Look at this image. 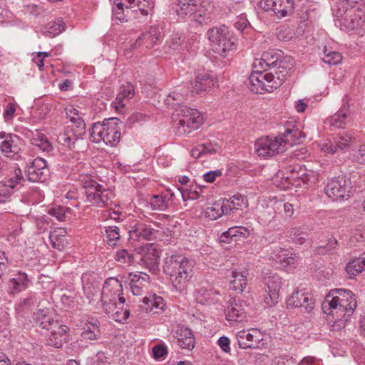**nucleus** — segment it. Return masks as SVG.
Segmentation results:
<instances>
[{
  "mask_svg": "<svg viewBox=\"0 0 365 365\" xmlns=\"http://www.w3.org/2000/svg\"><path fill=\"white\" fill-rule=\"evenodd\" d=\"M265 61L269 66V71H254L249 77V86L255 93L272 92L279 88L289 74V70L284 66L285 63L279 59L280 54L274 50L263 53Z\"/></svg>",
  "mask_w": 365,
  "mask_h": 365,
  "instance_id": "1",
  "label": "nucleus"
},
{
  "mask_svg": "<svg viewBox=\"0 0 365 365\" xmlns=\"http://www.w3.org/2000/svg\"><path fill=\"white\" fill-rule=\"evenodd\" d=\"M354 294L349 289H334L329 291L322 303L324 313L331 315L335 320L334 327L344 328L349 317L356 307Z\"/></svg>",
  "mask_w": 365,
  "mask_h": 365,
  "instance_id": "2",
  "label": "nucleus"
},
{
  "mask_svg": "<svg viewBox=\"0 0 365 365\" xmlns=\"http://www.w3.org/2000/svg\"><path fill=\"white\" fill-rule=\"evenodd\" d=\"M304 137L298 128L288 126L282 135L259 138L255 143V150L259 156L271 157L284 152L289 145L300 143L301 138Z\"/></svg>",
  "mask_w": 365,
  "mask_h": 365,
  "instance_id": "3",
  "label": "nucleus"
},
{
  "mask_svg": "<svg viewBox=\"0 0 365 365\" xmlns=\"http://www.w3.org/2000/svg\"><path fill=\"white\" fill-rule=\"evenodd\" d=\"M194 261L179 255L167 256L163 266L164 272L170 276L173 287L182 291L192 277Z\"/></svg>",
  "mask_w": 365,
  "mask_h": 365,
  "instance_id": "4",
  "label": "nucleus"
},
{
  "mask_svg": "<svg viewBox=\"0 0 365 365\" xmlns=\"http://www.w3.org/2000/svg\"><path fill=\"white\" fill-rule=\"evenodd\" d=\"M121 125L122 122L116 118L106 119L102 123H94L91 137L95 143L103 141L107 145L115 147L120 140Z\"/></svg>",
  "mask_w": 365,
  "mask_h": 365,
  "instance_id": "5",
  "label": "nucleus"
},
{
  "mask_svg": "<svg viewBox=\"0 0 365 365\" xmlns=\"http://www.w3.org/2000/svg\"><path fill=\"white\" fill-rule=\"evenodd\" d=\"M212 51L220 56H226L227 52L235 48L236 38L224 25L210 28L207 32Z\"/></svg>",
  "mask_w": 365,
  "mask_h": 365,
  "instance_id": "6",
  "label": "nucleus"
},
{
  "mask_svg": "<svg viewBox=\"0 0 365 365\" xmlns=\"http://www.w3.org/2000/svg\"><path fill=\"white\" fill-rule=\"evenodd\" d=\"M179 119L175 125V132L179 135H186L200 128L203 122L200 113L185 106H180L174 114Z\"/></svg>",
  "mask_w": 365,
  "mask_h": 365,
  "instance_id": "7",
  "label": "nucleus"
},
{
  "mask_svg": "<svg viewBox=\"0 0 365 365\" xmlns=\"http://www.w3.org/2000/svg\"><path fill=\"white\" fill-rule=\"evenodd\" d=\"M123 305L125 299L123 296L121 282L115 278L107 279L103 284L101 293V303L104 311H110V306L118 303Z\"/></svg>",
  "mask_w": 365,
  "mask_h": 365,
  "instance_id": "8",
  "label": "nucleus"
},
{
  "mask_svg": "<svg viewBox=\"0 0 365 365\" xmlns=\"http://www.w3.org/2000/svg\"><path fill=\"white\" fill-rule=\"evenodd\" d=\"M83 187L86 200L98 207L107 205L108 201L113 196V193L110 190L105 189L103 185L93 180L85 181Z\"/></svg>",
  "mask_w": 365,
  "mask_h": 365,
  "instance_id": "9",
  "label": "nucleus"
},
{
  "mask_svg": "<svg viewBox=\"0 0 365 365\" xmlns=\"http://www.w3.org/2000/svg\"><path fill=\"white\" fill-rule=\"evenodd\" d=\"M351 182L345 176H339L331 179L327 184L324 190L328 197L333 201L348 200L350 197Z\"/></svg>",
  "mask_w": 365,
  "mask_h": 365,
  "instance_id": "10",
  "label": "nucleus"
},
{
  "mask_svg": "<svg viewBox=\"0 0 365 365\" xmlns=\"http://www.w3.org/2000/svg\"><path fill=\"white\" fill-rule=\"evenodd\" d=\"M203 0H178L176 8L179 16H192V19L201 24L205 19L207 11Z\"/></svg>",
  "mask_w": 365,
  "mask_h": 365,
  "instance_id": "11",
  "label": "nucleus"
},
{
  "mask_svg": "<svg viewBox=\"0 0 365 365\" xmlns=\"http://www.w3.org/2000/svg\"><path fill=\"white\" fill-rule=\"evenodd\" d=\"M0 151L6 158L18 160L23 146V140L18 135L0 133Z\"/></svg>",
  "mask_w": 365,
  "mask_h": 365,
  "instance_id": "12",
  "label": "nucleus"
},
{
  "mask_svg": "<svg viewBox=\"0 0 365 365\" xmlns=\"http://www.w3.org/2000/svg\"><path fill=\"white\" fill-rule=\"evenodd\" d=\"M86 134V124L83 120H77V125L67 126L63 133L58 136V141L70 149L76 147V143Z\"/></svg>",
  "mask_w": 365,
  "mask_h": 365,
  "instance_id": "13",
  "label": "nucleus"
},
{
  "mask_svg": "<svg viewBox=\"0 0 365 365\" xmlns=\"http://www.w3.org/2000/svg\"><path fill=\"white\" fill-rule=\"evenodd\" d=\"M265 283L267 294L264 296V302L267 307H271L278 302L282 281L277 273H270L268 277H265Z\"/></svg>",
  "mask_w": 365,
  "mask_h": 365,
  "instance_id": "14",
  "label": "nucleus"
},
{
  "mask_svg": "<svg viewBox=\"0 0 365 365\" xmlns=\"http://www.w3.org/2000/svg\"><path fill=\"white\" fill-rule=\"evenodd\" d=\"M288 308H303L310 312L314 307V301L308 292L303 290L297 291L287 299Z\"/></svg>",
  "mask_w": 365,
  "mask_h": 365,
  "instance_id": "15",
  "label": "nucleus"
},
{
  "mask_svg": "<svg viewBox=\"0 0 365 365\" xmlns=\"http://www.w3.org/2000/svg\"><path fill=\"white\" fill-rule=\"evenodd\" d=\"M24 180L21 170L19 168H14V176L11 177L7 182H0V203L9 200L16 185Z\"/></svg>",
  "mask_w": 365,
  "mask_h": 365,
  "instance_id": "16",
  "label": "nucleus"
},
{
  "mask_svg": "<svg viewBox=\"0 0 365 365\" xmlns=\"http://www.w3.org/2000/svg\"><path fill=\"white\" fill-rule=\"evenodd\" d=\"M158 231L154 229L150 223L138 222L131 227L129 231L130 237L134 240H152L155 237Z\"/></svg>",
  "mask_w": 365,
  "mask_h": 365,
  "instance_id": "17",
  "label": "nucleus"
},
{
  "mask_svg": "<svg viewBox=\"0 0 365 365\" xmlns=\"http://www.w3.org/2000/svg\"><path fill=\"white\" fill-rule=\"evenodd\" d=\"M35 321L37 325L47 330L59 325L58 316L47 308L40 309L36 313Z\"/></svg>",
  "mask_w": 365,
  "mask_h": 365,
  "instance_id": "18",
  "label": "nucleus"
},
{
  "mask_svg": "<svg viewBox=\"0 0 365 365\" xmlns=\"http://www.w3.org/2000/svg\"><path fill=\"white\" fill-rule=\"evenodd\" d=\"M236 338L239 346L244 349L257 347L262 340L260 333L257 329H252V332L240 331L236 334Z\"/></svg>",
  "mask_w": 365,
  "mask_h": 365,
  "instance_id": "19",
  "label": "nucleus"
},
{
  "mask_svg": "<svg viewBox=\"0 0 365 365\" xmlns=\"http://www.w3.org/2000/svg\"><path fill=\"white\" fill-rule=\"evenodd\" d=\"M128 279L130 290L134 295L142 294L150 282L149 275L144 272L130 273Z\"/></svg>",
  "mask_w": 365,
  "mask_h": 365,
  "instance_id": "20",
  "label": "nucleus"
},
{
  "mask_svg": "<svg viewBox=\"0 0 365 365\" xmlns=\"http://www.w3.org/2000/svg\"><path fill=\"white\" fill-rule=\"evenodd\" d=\"M220 296V292L211 285L201 287L196 289L195 299L202 304L216 303Z\"/></svg>",
  "mask_w": 365,
  "mask_h": 365,
  "instance_id": "21",
  "label": "nucleus"
},
{
  "mask_svg": "<svg viewBox=\"0 0 365 365\" xmlns=\"http://www.w3.org/2000/svg\"><path fill=\"white\" fill-rule=\"evenodd\" d=\"M46 169V162L41 158H35L27 170L29 180L31 182H37L45 179V170Z\"/></svg>",
  "mask_w": 365,
  "mask_h": 365,
  "instance_id": "22",
  "label": "nucleus"
},
{
  "mask_svg": "<svg viewBox=\"0 0 365 365\" xmlns=\"http://www.w3.org/2000/svg\"><path fill=\"white\" fill-rule=\"evenodd\" d=\"M178 344L181 349L192 350L195 346V339L192 330L187 327H180L176 330Z\"/></svg>",
  "mask_w": 365,
  "mask_h": 365,
  "instance_id": "23",
  "label": "nucleus"
},
{
  "mask_svg": "<svg viewBox=\"0 0 365 365\" xmlns=\"http://www.w3.org/2000/svg\"><path fill=\"white\" fill-rule=\"evenodd\" d=\"M160 40V35L156 28H151L146 33L143 34L133 43V48L145 47L151 48Z\"/></svg>",
  "mask_w": 365,
  "mask_h": 365,
  "instance_id": "24",
  "label": "nucleus"
},
{
  "mask_svg": "<svg viewBox=\"0 0 365 365\" xmlns=\"http://www.w3.org/2000/svg\"><path fill=\"white\" fill-rule=\"evenodd\" d=\"M160 252L153 245H150L140 258L142 263L150 270L158 269Z\"/></svg>",
  "mask_w": 365,
  "mask_h": 365,
  "instance_id": "25",
  "label": "nucleus"
},
{
  "mask_svg": "<svg viewBox=\"0 0 365 365\" xmlns=\"http://www.w3.org/2000/svg\"><path fill=\"white\" fill-rule=\"evenodd\" d=\"M351 117L349 109L344 106L337 113L327 120V123L335 128H342L349 125Z\"/></svg>",
  "mask_w": 365,
  "mask_h": 365,
  "instance_id": "26",
  "label": "nucleus"
},
{
  "mask_svg": "<svg viewBox=\"0 0 365 365\" xmlns=\"http://www.w3.org/2000/svg\"><path fill=\"white\" fill-rule=\"evenodd\" d=\"M230 212V204L224 199L214 202L205 210V215L211 220H217L223 215H227Z\"/></svg>",
  "mask_w": 365,
  "mask_h": 365,
  "instance_id": "27",
  "label": "nucleus"
},
{
  "mask_svg": "<svg viewBox=\"0 0 365 365\" xmlns=\"http://www.w3.org/2000/svg\"><path fill=\"white\" fill-rule=\"evenodd\" d=\"M226 319L230 322H242L246 317L245 311L241 302L235 300L231 301L225 309Z\"/></svg>",
  "mask_w": 365,
  "mask_h": 365,
  "instance_id": "28",
  "label": "nucleus"
},
{
  "mask_svg": "<svg viewBox=\"0 0 365 365\" xmlns=\"http://www.w3.org/2000/svg\"><path fill=\"white\" fill-rule=\"evenodd\" d=\"M57 329H51V333L47 339L48 344L55 348H60L66 341V332L68 327L63 325L56 327Z\"/></svg>",
  "mask_w": 365,
  "mask_h": 365,
  "instance_id": "29",
  "label": "nucleus"
},
{
  "mask_svg": "<svg viewBox=\"0 0 365 365\" xmlns=\"http://www.w3.org/2000/svg\"><path fill=\"white\" fill-rule=\"evenodd\" d=\"M250 234V230L245 227H233L222 234L221 240L224 242H237L240 238H247Z\"/></svg>",
  "mask_w": 365,
  "mask_h": 365,
  "instance_id": "30",
  "label": "nucleus"
},
{
  "mask_svg": "<svg viewBox=\"0 0 365 365\" xmlns=\"http://www.w3.org/2000/svg\"><path fill=\"white\" fill-rule=\"evenodd\" d=\"M304 170L298 165H288L284 168V170H279L277 173L279 177L285 178L287 180L299 179L306 183H308L309 179L305 175L304 173L300 174L301 172Z\"/></svg>",
  "mask_w": 365,
  "mask_h": 365,
  "instance_id": "31",
  "label": "nucleus"
},
{
  "mask_svg": "<svg viewBox=\"0 0 365 365\" xmlns=\"http://www.w3.org/2000/svg\"><path fill=\"white\" fill-rule=\"evenodd\" d=\"M134 96V88L132 84L127 83L120 86V91L113 104L116 108H123L125 101L131 99Z\"/></svg>",
  "mask_w": 365,
  "mask_h": 365,
  "instance_id": "32",
  "label": "nucleus"
},
{
  "mask_svg": "<svg viewBox=\"0 0 365 365\" xmlns=\"http://www.w3.org/2000/svg\"><path fill=\"white\" fill-rule=\"evenodd\" d=\"M174 197L175 194L170 191L168 195H153L149 200V205L153 210H165L168 206V201Z\"/></svg>",
  "mask_w": 365,
  "mask_h": 365,
  "instance_id": "33",
  "label": "nucleus"
},
{
  "mask_svg": "<svg viewBox=\"0 0 365 365\" xmlns=\"http://www.w3.org/2000/svg\"><path fill=\"white\" fill-rule=\"evenodd\" d=\"M123 305H119L118 302L110 306V311H104L113 320L118 322L124 323L130 316V310Z\"/></svg>",
  "mask_w": 365,
  "mask_h": 365,
  "instance_id": "34",
  "label": "nucleus"
},
{
  "mask_svg": "<svg viewBox=\"0 0 365 365\" xmlns=\"http://www.w3.org/2000/svg\"><path fill=\"white\" fill-rule=\"evenodd\" d=\"M29 279L25 273L19 272L9 281V292L11 294L19 293L28 287Z\"/></svg>",
  "mask_w": 365,
  "mask_h": 365,
  "instance_id": "35",
  "label": "nucleus"
},
{
  "mask_svg": "<svg viewBox=\"0 0 365 365\" xmlns=\"http://www.w3.org/2000/svg\"><path fill=\"white\" fill-rule=\"evenodd\" d=\"M66 234L67 232L63 228H56L51 231L49 235V240L52 247L58 250H63L67 245Z\"/></svg>",
  "mask_w": 365,
  "mask_h": 365,
  "instance_id": "36",
  "label": "nucleus"
},
{
  "mask_svg": "<svg viewBox=\"0 0 365 365\" xmlns=\"http://www.w3.org/2000/svg\"><path fill=\"white\" fill-rule=\"evenodd\" d=\"M355 140V137L350 133H341L338 134L334 138V143L336 148L337 151H347L353 142Z\"/></svg>",
  "mask_w": 365,
  "mask_h": 365,
  "instance_id": "37",
  "label": "nucleus"
},
{
  "mask_svg": "<svg viewBox=\"0 0 365 365\" xmlns=\"http://www.w3.org/2000/svg\"><path fill=\"white\" fill-rule=\"evenodd\" d=\"M294 10L293 0H277L274 8V14L279 17H284L292 13Z\"/></svg>",
  "mask_w": 365,
  "mask_h": 365,
  "instance_id": "38",
  "label": "nucleus"
},
{
  "mask_svg": "<svg viewBox=\"0 0 365 365\" xmlns=\"http://www.w3.org/2000/svg\"><path fill=\"white\" fill-rule=\"evenodd\" d=\"M232 277L233 279L230 281V288L239 292H243L247 284L246 276L242 272L233 271Z\"/></svg>",
  "mask_w": 365,
  "mask_h": 365,
  "instance_id": "39",
  "label": "nucleus"
},
{
  "mask_svg": "<svg viewBox=\"0 0 365 365\" xmlns=\"http://www.w3.org/2000/svg\"><path fill=\"white\" fill-rule=\"evenodd\" d=\"M66 24L61 19H57L48 22L46 26L44 32L48 36H55L61 34L65 30Z\"/></svg>",
  "mask_w": 365,
  "mask_h": 365,
  "instance_id": "40",
  "label": "nucleus"
},
{
  "mask_svg": "<svg viewBox=\"0 0 365 365\" xmlns=\"http://www.w3.org/2000/svg\"><path fill=\"white\" fill-rule=\"evenodd\" d=\"M227 200L230 207V211L232 209L242 210L248 206V201L245 196L241 194H236L230 199H224Z\"/></svg>",
  "mask_w": 365,
  "mask_h": 365,
  "instance_id": "41",
  "label": "nucleus"
},
{
  "mask_svg": "<svg viewBox=\"0 0 365 365\" xmlns=\"http://www.w3.org/2000/svg\"><path fill=\"white\" fill-rule=\"evenodd\" d=\"M126 1L130 5L136 3L138 10L143 16H148L155 5L154 0H126Z\"/></svg>",
  "mask_w": 365,
  "mask_h": 365,
  "instance_id": "42",
  "label": "nucleus"
},
{
  "mask_svg": "<svg viewBox=\"0 0 365 365\" xmlns=\"http://www.w3.org/2000/svg\"><path fill=\"white\" fill-rule=\"evenodd\" d=\"M115 259L123 265L130 266L134 262V252L125 249L120 250L116 252Z\"/></svg>",
  "mask_w": 365,
  "mask_h": 365,
  "instance_id": "43",
  "label": "nucleus"
},
{
  "mask_svg": "<svg viewBox=\"0 0 365 365\" xmlns=\"http://www.w3.org/2000/svg\"><path fill=\"white\" fill-rule=\"evenodd\" d=\"M31 143L43 151H50L52 149V145L47 138L40 133H37L32 138Z\"/></svg>",
  "mask_w": 365,
  "mask_h": 365,
  "instance_id": "44",
  "label": "nucleus"
},
{
  "mask_svg": "<svg viewBox=\"0 0 365 365\" xmlns=\"http://www.w3.org/2000/svg\"><path fill=\"white\" fill-rule=\"evenodd\" d=\"M288 237L293 242L303 245L306 241L307 234L302 230V227H293L288 231Z\"/></svg>",
  "mask_w": 365,
  "mask_h": 365,
  "instance_id": "45",
  "label": "nucleus"
},
{
  "mask_svg": "<svg viewBox=\"0 0 365 365\" xmlns=\"http://www.w3.org/2000/svg\"><path fill=\"white\" fill-rule=\"evenodd\" d=\"M100 336V330L97 324H91L87 325L81 334L84 339L95 340Z\"/></svg>",
  "mask_w": 365,
  "mask_h": 365,
  "instance_id": "46",
  "label": "nucleus"
},
{
  "mask_svg": "<svg viewBox=\"0 0 365 365\" xmlns=\"http://www.w3.org/2000/svg\"><path fill=\"white\" fill-rule=\"evenodd\" d=\"M197 77V82L204 87L205 91L212 88L217 83V81L211 73H199Z\"/></svg>",
  "mask_w": 365,
  "mask_h": 365,
  "instance_id": "47",
  "label": "nucleus"
},
{
  "mask_svg": "<svg viewBox=\"0 0 365 365\" xmlns=\"http://www.w3.org/2000/svg\"><path fill=\"white\" fill-rule=\"evenodd\" d=\"M365 269L364 262L361 259H356L349 262L346 267V270L351 276L356 275Z\"/></svg>",
  "mask_w": 365,
  "mask_h": 365,
  "instance_id": "48",
  "label": "nucleus"
},
{
  "mask_svg": "<svg viewBox=\"0 0 365 365\" xmlns=\"http://www.w3.org/2000/svg\"><path fill=\"white\" fill-rule=\"evenodd\" d=\"M105 232L110 245H115L120 239V229L117 226H108L105 227Z\"/></svg>",
  "mask_w": 365,
  "mask_h": 365,
  "instance_id": "49",
  "label": "nucleus"
},
{
  "mask_svg": "<svg viewBox=\"0 0 365 365\" xmlns=\"http://www.w3.org/2000/svg\"><path fill=\"white\" fill-rule=\"evenodd\" d=\"M128 11L126 13L124 11V4L122 3H117L113 8V19L119 21L120 22L128 21Z\"/></svg>",
  "mask_w": 365,
  "mask_h": 365,
  "instance_id": "50",
  "label": "nucleus"
},
{
  "mask_svg": "<svg viewBox=\"0 0 365 365\" xmlns=\"http://www.w3.org/2000/svg\"><path fill=\"white\" fill-rule=\"evenodd\" d=\"M365 241V222L356 228L350 237V243L355 245L357 242Z\"/></svg>",
  "mask_w": 365,
  "mask_h": 365,
  "instance_id": "51",
  "label": "nucleus"
},
{
  "mask_svg": "<svg viewBox=\"0 0 365 365\" xmlns=\"http://www.w3.org/2000/svg\"><path fill=\"white\" fill-rule=\"evenodd\" d=\"M143 302L151 309H163L165 307L164 299L160 296L153 295L151 298L145 297Z\"/></svg>",
  "mask_w": 365,
  "mask_h": 365,
  "instance_id": "52",
  "label": "nucleus"
},
{
  "mask_svg": "<svg viewBox=\"0 0 365 365\" xmlns=\"http://www.w3.org/2000/svg\"><path fill=\"white\" fill-rule=\"evenodd\" d=\"M341 58L342 56L341 53L336 51H329L327 53V51H325L324 56L322 57L324 62L329 65H336L341 61Z\"/></svg>",
  "mask_w": 365,
  "mask_h": 365,
  "instance_id": "53",
  "label": "nucleus"
},
{
  "mask_svg": "<svg viewBox=\"0 0 365 365\" xmlns=\"http://www.w3.org/2000/svg\"><path fill=\"white\" fill-rule=\"evenodd\" d=\"M68 210H69V209L67 207L58 206L50 208L48 213L50 215L56 217L58 221L63 222L66 220V213Z\"/></svg>",
  "mask_w": 365,
  "mask_h": 365,
  "instance_id": "54",
  "label": "nucleus"
},
{
  "mask_svg": "<svg viewBox=\"0 0 365 365\" xmlns=\"http://www.w3.org/2000/svg\"><path fill=\"white\" fill-rule=\"evenodd\" d=\"M65 112L67 117L70 119V121L73 125H77V120H83L80 115L79 111L74 108L73 106H68L65 108Z\"/></svg>",
  "mask_w": 365,
  "mask_h": 365,
  "instance_id": "55",
  "label": "nucleus"
},
{
  "mask_svg": "<svg viewBox=\"0 0 365 365\" xmlns=\"http://www.w3.org/2000/svg\"><path fill=\"white\" fill-rule=\"evenodd\" d=\"M361 11H359L357 14H355V19L352 21V29H359L362 31H365V14L361 16Z\"/></svg>",
  "mask_w": 365,
  "mask_h": 365,
  "instance_id": "56",
  "label": "nucleus"
},
{
  "mask_svg": "<svg viewBox=\"0 0 365 365\" xmlns=\"http://www.w3.org/2000/svg\"><path fill=\"white\" fill-rule=\"evenodd\" d=\"M153 354L155 359H164L168 355L167 346L164 344L155 345L153 348Z\"/></svg>",
  "mask_w": 365,
  "mask_h": 365,
  "instance_id": "57",
  "label": "nucleus"
},
{
  "mask_svg": "<svg viewBox=\"0 0 365 365\" xmlns=\"http://www.w3.org/2000/svg\"><path fill=\"white\" fill-rule=\"evenodd\" d=\"M185 38L182 35L175 34L169 41V46L174 50L178 49L182 44Z\"/></svg>",
  "mask_w": 365,
  "mask_h": 365,
  "instance_id": "58",
  "label": "nucleus"
},
{
  "mask_svg": "<svg viewBox=\"0 0 365 365\" xmlns=\"http://www.w3.org/2000/svg\"><path fill=\"white\" fill-rule=\"evenodd\" d=\"M183 99V96L178 93L176 91H173L169 94L165 101L167 104L171 106H175V105H178L180 102Z\"/></svg>",
  "mask_w": 365,
  "mask_h": 365,
  "instance_id": "59",
  "label": "nucleus"
},
{
  "mask_svg": "<svg viewBox=\"0 0 365 365\" xmlns=\"http://www.w3.org/2000/svg\"><path fill=\"white\" fill-rule=\"evenodd\" d=\"M217 345L220 347L221 350L226 354H230L231 351L230 340L225 336H220L217 341Z\"/></svg>",
  "mask_w": 365,
  "mask_h": 365,
  "instance_id": "60",
  "label": "nucleus"
},
{
  "mask_svg": "<svg viewBox=\"0 0 365 365\" xmlns=\"http://www.w3.org/2000/svg\"><path fill=\"white\" fill-rule=\"evenodd\" d=\"M320 150L326 153L334 154L337 152L336 148L334 143L330 141H324L319 144Z\"/></svg>",
  "mask_w": 365,
  "mask_h": 365,
  "instance_id": "61",
  "label": "nucleus"
},
{
  "mask_svg": "<svg viewBox=\"0 0 365 365\" xmlns=\"http://www.w3.org/2000/svg\"><path fill=\"white\" fill-rule=\"evenodd\" d=\"M253 67L255 71H265L268 72L267 70L269 71V66L267 63L265 61L263 55L260 58H256L253 63Z\"/></svg>",
  "mask_w": 365,
  "mask_h": 365,
  "instance_id": "62",
  "label": "nucleus"
},
{
  "mask_svg": "<svg viewBox=\"0 0 365 365\" xmlns=\"http://www.w3.org/2000/svg\"><path fill=\"white\" fill-rule=\"evenodd\" d=\"M336 245H337V240L334 237H331L328 240V242L325 247H320L318 248L319 249L318 252L320 253L330 252L333 250L335 249Z\"/></svg>",
  "mask_w": 365,
  "mask_h": 365,
  "instance_id": "63",
  "label": "nucleus"
},
{
  "mask_svg": "<svg viewBox=\"0 0 365 365\" xmlns=\"http://www.w3.org/2000/svg\"><path fill=\"white\" fill-rule=\"evenodd\" d=\"M222 175V171L220 170H215L209 171L203 175V179L207 182H213L216 178Z\"/></svg>",
  "mask_w": 365,
  "mask_h": 365,
  "instance_id": "64",
  "label": "nucleus"
}]
</instances>
